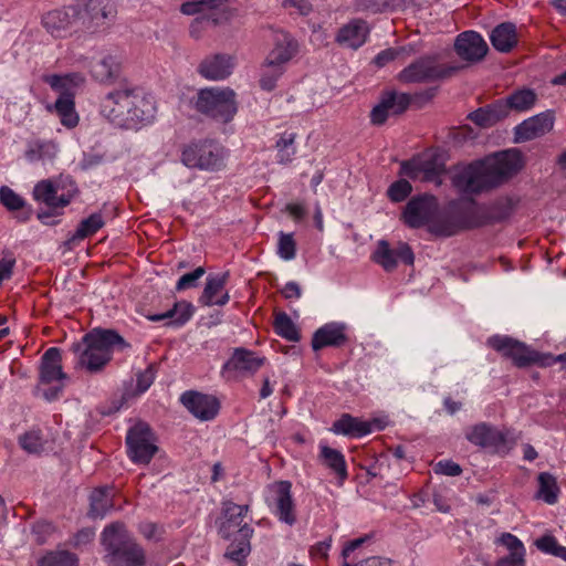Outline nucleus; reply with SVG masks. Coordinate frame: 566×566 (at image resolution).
<instances>
[{"instance_id": "obj_1", "label": "nucleus", "mask_w": 566, "mask_h": 566, "mask_svg": "<svg viewBox=\"0 0 566 566\" xmlns=\"http://www.w3.org/2000/svg\"><path fill=\"white\" fill-rule=\"evenodd\" d=\"M523 166L520 150H503L455 168L451 184L462 195H481L507 182Z\"/></svg>"}, {"instance_id": "obj_2", "label": "nucleus", "mask_w": 566, "mask_h": 566, "mask_svg": "<svg viewBox=\"0 0 566 566\" xmlns=\"http://www.w3.org/2000/svg\"><path fill=\"white\" fill-rule=\"evenodd\" d=\"M155 104L137 87L124 86L108 92L101 102V114L125 129H137L155 116Z\"/></svg>"}, {"instance_id": "obj_3", "label": "nucleus", "mask_w": 566, "mask_h": 566, "mask_svg": "<svg viewBox=\"0 0 566 566\" xmlns=\"http://www.w3.org/2000/svg\"><path fill=\"white\" fill-rule=\"evenodd\" d=\"M130 348L115 329L96 327L86 333L81 340L71 345L75 356V367L90 374L101 373L112 360L114 350Z\"/></svg>"}, {"instance_id": "obj_4", "label": "nucleus", "mask_w": 566, "mask_h": 566, "mask_svg": "<svg viewBox=\"0 0 566 566\" xmlns=\"http://www.w3.org/2000/svg\"><path fill=\"white\" fill-rule=\"evenodd\" d=\"M249 510V505L224 501L222 502L221 516L216 521L219 535L227 541H231L224 556L238 566L245 564V558L251 552L250 539L253 535V528L248 523H243Z\"/></svg>"}, {"instance_id": "obj_5", "label": "nucleus", "mask_w": 566, "mask_h": 566, "mask_svg": "<svg viewBox=\"0 0 566 566\" xmlns=\"http://www.w3.org/2000/svg\"><path fill=\"white\" fill-rule=\"evenodd\" d=\"M109 562L114 566H145L144 548L118 523L107 526L102 534Z\"/></svg>"}, {"instance_id": "obj_6", "label": "nucleus", "mask_w": 566, "mask_h": 566, "mask_svg": "<svg viewBox=\"0 0 566 566\" xmlns=\"http://www.w3.org/2000/svg\"><path fill=\"white\" fill-rule=\"evenodd\" d=\"M481 228L474 200L469 203L452 201L429 224V231L438 237H452L463 230Z\"/></svg>"}, {"instance_id": "obj_7", "label": "nucleus", "mask_w": 566, "mask_h": 566, "mask_svg": "<svg viewBox=\"0 0 566 566\" xmlns=\"http://www.w3.org/2000/svg\"><path fill=\"white\" fill-rule=\"evenodd\" d=\"M202 115L222 124L230 123L238 113L237 94L230 87L201 88L195 102Z\"/></svg>"}, {"instance_id": "obj_8", "label": "nucleus", "mask_w": 566, "mask_h": 566, "mask_svg": "<svg viewBox=\"0 0 566 566\" xmlns=\"http://www.w3.org/2000/svg\"><path fill=\"white\" fill-rule=\"evenodd\" d=\"M228 0H192L184 2L181 13L198 17L190 24V34L199 38L205 24L220 25L232 18V11L227 4Z\"/></svg>"}, {"instance_id": "obj_9", "label": "nucleus", "mask_w": 566, "mask_h": 566, "mask_svg": "<svg viewBox=\"0 0 566 566\" xmlns=\"http://www.w3.org/2000/svg\"><path fill=\"white\" fill-rule=\"evenodd\" d=\"M223 159V147L211 139L192 142L181 150V163L188 168L217 171L224 166Z\"/></svg>"}, {"instance_id": "obj_10", "label": "nucleus", "mask_w": 566, "mask_h": 566, "mask_svg": "<svg viewBox=\"0 0 566 566\" xmlns=\"http://www.w3.org/2000/svg\"><path fill=\"white\" fill-rule=\"evenodd\" d=\"M459 69L439 64L436 55H423L402 69L397 80L403 84L432 83L450 77Z\"/></svg>"}, {"instance_id": "obj_11", "label": "nucleus", "mask_w": 566, "mask_h": 566, "mask_svg": "<svg viewBox=\"0 0 566 566\" xmlns=\"http://www.w3.org/2000/svg\"><path fill=\"white\" fill-rule=\"evenodd\" d=\"M82 29L95 32L114 23L117 8L113 0H78L75 3Z\"/></svg>"}, {"instance_id": "obj_12", "label": "nucleus", "mask_w": 566, "mask_h": 566, "mask_svg": "<svg viewBox=\"0 0 566 566\" xmlns=\"http://www.w3.org/2000/svg\"><path fill=\"white\" fill-rule=\"evenodd\" d=\"M488 344L501 353L503 356L513 360L514 365L522 368L531 365H539L542 367L551 366L547 358L542 357L536 350H532L524 343L518 342L509 336H492L489 338Z\"/></svg>"}, {"instance_id": "obj_13", "label": "nucleus", "mask_w": 566, "mask_h": 566, "mask_svg": "<svg viewBox=\"0 0 566 566\" xmlns=\"http://www.w3.org/2000/svg\"><path fill=\"white\" fill-rule=\"evenodd\" d=\"M126 444L129 459L137 464H148L158 450L151 429L145 422H138L128 430Z\"/></svg>"}, {"instance_id": "obj_14", "label": "nucleus", "mask_w": 566, "mask_h": 566, "mask_svg": "<svg viewBox=\"0 0 566 566\" xmlns=\"http://www.w3.org/2000/svg\"><path fill=\"white\" fill-rule=\"evenodd\" d=\"M446 171V165L437 154L426 158H413L405 160L400 166V175L410 179H421L422 181L436 182L441 185V175Z\"/></svg>"}, {"instance_id": "obj_15", "label": "nucleus", "mask_w": 566, "mask_h": 566, "mask_svg": "<svg viewBox=\"0 0 566 566\" xmlns=\"http://www.w3.org/2000/svg\"><path fill=\"white\" fill-rule=\"evenodd\" d=\"M438 210V201L432 195H420L411 198L403 211L401 219L411 229H419L430 224Z\"/></svg>"}, {"instance_id": "obj_16", "label": "nucleus", "mask_w": 566, "mask_h": 566, "mask_svg": "<svg viewBox=\"0 0 566 566\" xmlns=\"http://www.w3.org/2000/svg\"><path fill=\"white\" fill-rule=\"evenodd\" d=\"M412 96L407 93L388 91L381 94L379 103L370 112V122L375 126L386 123L389 115H400L408 109Z\"/></svg>"}, {"instance_id": "obj_17", "label": "nucleus", "mask_w": 566, "mask_h": 566, "mask_svg": "<svg viewBox=\"0 0 566 566\" xmlns=\"http://www.w3.org/2000/svg\"><path fill=\"white\" fill-rule=\"evenodd\" d=\"M42 24L52 36L65 38L73 31H77L78 11L75 4L49 11L43 15Z\"/></svg>"}, {"instance_id": "obj_18", "label": "nucleus", "mask_w": 566, "mask_h": 566, "mask_svg": "<svg viewBox=\"0 0 566 566\" xmlns=\"http://www.w3.org/2000/svg\"><path fill=\"white\" fill-rule=\"evenodd\" d=\"M373 260L382 266L387 272L394 271L398 265V260L407 265H412L415 254L408 243L399 242L396 249H391L386 240H380L373 254Z\"/></svg>"}, {"instance_id": "obj_19", "label": "nucleus", "mask_w": 566, "mask_h": 566, "mask_svg": "<svg viewBox=\"0 0 566 566\" xmlns=\"http://www.w3.org/2000/svg\"><path fill=\"white\" fill-rule=\"evenodd\" d=\"M180 402L191 415L201 421L214 419L220 409V401L214 396L196 390L185 391L180 396Z\"/></svg>"}, {"instance_id": "obj_20", "label": "nucleus", "mask_w": 566, "mask_h": 566, "mask_svg": "<svg viewBox=\"0 0 566 566\" xmlns=\"http://www.w3.org/2000/svg\"><path fill=\"white\" fill-rule=\"evenodd\" d=\"M554 125V113L546 111L523 120L514 128L515 143H524L548 133Z\"/></svg>"}, {"instance_id": "obj_21", "label": "nucleus", "mask_w": 566, "mask_h": 566, "mask_svg": "<svg viewBox=\"0 0 566 566\" xmlns=\"http://www.w3.org/2000/svg\"><path fill=\"white\" fill-rule=\"evenodd\" d=\"M454 50L461 59L468 62H479L486 55L489 46L478 32L464 31L457 36Z\"/></svg>"}, {"instance_id": "obj_22", "label": "nucleus", "mask_w": 566, "mask_h": 566, "mask_svg": "<svg viewBox=\"0 0 566 566\" xmlns=\"http://www.w3.org/2000/svg\"><path fill=\"white\" fill-rule=\"evenodd\" d=\"M347 326L344 323L331 322L315 331L312 337L311 346L314 352L325 347H342L349 340Z\"/></svg>"}, {"instance_id": "obj_23", "label": "nucleus", "mask_w": 566, "mask_h": 566, "mask_svg": "<svg viewBox=\"0 0 566 566\" xmlns=\"http://www.w3.org/2000/svg\"><path fill=\"white\" fill-rule=\"evenodd\" d=\"M229 276V272L210 274L207 277L205 289L199 296L198 302L202 306L226 305L230 300L229 293L224 291Z\"/></svg>"}, {"instance_id": "obj_24", "label": "nucleus", "mask_w": 566, "mask_h": 566, "mask_svg": "<svg viewBox=\"0 0 566 566\" xmlns=\"http://www.w3.org/2000/svg\"><path fill=\"white\" fill-rule=\"evenodd\" d=\"M273 42L274 46L264 61L268 62V65L285 67L297 53L298 44L296 40L285 31L276 32Z\"/></svg>"}, {"instance_id": "obj_25", "label": "nucleus", "mask_w": 566, "mask_h": 566, "mask_svg": "<svg viewBox=\"0 0 566 566\" xmlns=\"http://www.w3.org/2000/svg\"><path fill=\"white\" fill-rule=\"evenodd\" d=\"M368 34V23L363 19H353L338 30L335 42L340 46L357 50L366 43Z\"/></svg>"}, {"instance_id": "obj_26", "label": "nucleus", "mask_w": 566, "mask_h": 566, "mask_svg": "<svg viewBox=\"0 0 566 566\" xmlns=\"http://www.w3.org/2000/svg\"><path fill=\"white\" fill-rule=\"evenodd\" d=\"M291 489L292 484L289 481H279L272 485V490L275 493V513L281 522L289 525H293L296 522Z\"/></svg>"}, {"instance_id": "obj_27", "label": "nucleus", "mask_w": 566, "mask_h": 566, "mask_svg": "<svg viewBox=\"0 0 566 566\" xmlns=\"http://www.w3.org/2000/svg\"><path fill=\"white\" fill-rule=\"evenodd\" d=\"M374 426L378 429H382L379 424V420L377 419L373 421H363L349 413H343L340 418L333 423L331 430L336 434L361 438L371 433Z\"/></svg>"}, {"instance_id": "obj_28", "label": "nucleus", "mask_w": 566, "mask_h": 566, "mask_svg": "<svg viewBox=\"0 0 566 566\" xmlns=\"http://www.w3.org/2000/svg\"><path fill=\"white\" fill-rule=\"evenodd\" d=\"M465 437L475 446L495 450H499L506 442V437L502 431L485 422L473 426Z\"/></svg>"}, {"instance_id": "obj_29", "label": "nucleus", "mask_w": 566, "mask_h": 566, "mask_svg": "<svg viewBox=\"0 0 566 566\" xmlns=\"http://www.w3.org/2000/svg\"><path fill=\"white\" fill-rule=\"evenodd\" d=\"M233 69V59L227 54H214L201 61L198 66V73L211 81L227 78Z\"/></svg>"}, {"instance_id": "obj_30", "label": "nucleus", "mask_w": 566, "mask_h": 566, "mask_svg": "<svg viewBox=\"0 0 566 566\" xmlns=\"http://www.w3.org/2000/svg\"><path fill=\"white\" fill-rule=\"evenodd\" d=\"M61 349L50 347L41 358L40 381L42 384H51L55 380H63L67 375L63 371Z\"/></svg>"}, {"instance_id": "obj_31", "label": "nucleus", "mask_w": 566, "mask_h": 566, "mask_svg": "<svg viewBox=\"0 0 566 566\" xmlns=\"http://www.w3.org/2000/svg\"><path fill=\"white\" fill-rule=\"evenodd\" d=\"M33 198L48 208L57 209L66 207L71 202L72 195L57 196V187L50 179H44L34 186Z\"/></svg>"}, {"instance_id": "obj_32", "label": "nucleus", "mask_w": 566, "mask_h": 566, "mask_svg": "<svg viewBox=\"0 0 566 566\" xmlns=\"http://www.w3.org/2000/svg\"><path fill=\"white\" fill-rule=\"evenodd\" d=\"M515 202L510 197H502L495 200L485 210L478 209L479 222L481 227L502 222L511 217L514 211Z\"/></svg>"}, {"instance_id": "obj_33", "label": "nucleus", "mask_w": 566, "mask_h": 566, "mask_svg": "<svg viewBox=\"0 0 566 566\" xmlns=\"http://www.w3.org/2000/svg\"><path fill=\"white\" fill-rule=\"evenodd\" d=\"M44 82L51 88L57 92L59 97H70L74 99L76 91L84 84L85 77L81 73H67L64 75H46Z\"/></svg>"}, {"instance_id": "obj_34", "label": "nucleus", "mask_w": 566, "mask_h": 566, "mask_svg": "<svg viewBox=\"0 0 566 566\" xmlns=\"http://www.w3.org/2000/svg\"><path fill=\"white\" fill-rule=\"evenodd\" d=\"M265 361L264 357H258L251 350L245 348H235L231 358L223 365V371L238 370L244 373H255Z\"/></svg>"}, {"instance_id": "obj_35", "label": "nucleus", "mask_w": 566, "mask_h": 566, "mask_svg": "<svg viewBox=\"0 0 566 566\" xmlns=\"http://www.w3.org/2000/svg\"><path fill=\"white\" fill-rule=\"evenodd\" d=\"M193 312L195 307L190 302L180 301L176 302L174 306L165 313L147 315V318L151 322L167 321L166 326L180 327L191 318Z\"/></svg>"}, {"instance_id": "obj_36", "label": "nucleus", "mask_w": 566, "mask_h": 566, "mask_svg": "<svg viewBox=\"0 0 566 566\" xmlns=\"http://www.w3.org/2000/svg\"><path fill=\"white\" fill-rule=\"evenodd\" d=\"M507 117L505 106L501 99L484 107H480L468 115V118L475 125L488 128Z\"/></svg>"}, {"instance_id": "obj_37", "label": "nucleus", "mask_w": 566, "mask_h": 566, "mask_svg": "<svg viewBox=\"0 0 566 566\" xmlns=\"http://www.w3.org/2000/svg\"><path fill=\"white\" fill-rule=\"evenodd\" d=\"M490 41L499 52L507 53L512 51L518 42L515 24L512 22L500 23L492 30Z\"/></svg>"}, {"instance_id": "obj_38", "label": "nucleus", "mask_w": 566, "mask_h": 566, "mask_svg": "<svg viewBox=\"0 0 566 566\" xmlns=\"http://www.w3.org/2000/svg\"><path fill=\"white\" fill-rule=\"evenodd\" d=\"M113 488L101 486L95 489L90 495L88 515L93 518L104 517L114 506Z\"/></svg>"}, {"instance_id": "obj_39", "label": "nucleus", "mask_w": 566, "mask_h": 566, "mask_svg": "<svg viewBox=\"0 0 566 566\" xmlns=\"http://www.w3.org/2000/svg\"><path fill=\"white\" fill-rule=\"evenodd\" d=\"M0 202L10 211H20L17 218L21 222H25L31 218L32 208L25 207L24 199L8 186L0 188Z\"/></svg>"}, {"instance_id": "obj_40", "label": "nucleus", "mask_w": 566, "mask_h": 566, "mask_svg": "<svg viewBox=\"0 0 566 566\" xmlns=\"http://www.w3.org/2000/svg\"><path fill=\"white\" fill-rule=\"evenodd\" d=\"M536 99L537 95L531 88H521L510 94L506 98H501L507 115L510 111L524 112L530 109Z\"/></svg>"}, {"instance_id": "obj_41", "label": "nucleus", "mask_w": 566, "mask_h": 566, "mask_svg": "<svg viewBox=\"0 0 566 566\" xmlns=\"http://www.w3.org/2000/svg\"><path fill=\"white\" fill-rule=\"evenodd\" d=\"M92 76L101 82L108 83L119 74V63L112 55H106L91 64Z\"/></svg>"}, {"instance_id": "obj_42", "label": "nucleus", "mask_w": 566, "mask_h": 566, "mask_svg": "<svg viewBox=\"0 0 566 566\" xmlns=\"http://www.w3.org/2000/svg\"><path fill=\"white\" fill-rule=\"evenodd\" d=\"M48 109L54 111L61 124L67 128H74L78 124L75 102L70 97H59L52 106H48Z\"/></svg>"}, {"instance_id": "obj_43", "label": "nucleus", "mask_w": 566, "mask_h": 566, "mask_svg": "<svg viewBox=\"0 0 566 566\" xmlns=\"http://www.w3.org/2000/svg\"><path fill=\"white\" fill-rule=\"evenodd\" d=\"M319 459L323 464L333 470L340 480L347 478L346 461L340 451L328 446H321Z\"/></svg>"}, {"instance_id": "obj_44", "label": "nucleus", "mask_w": 566, "mask_h": 566, "mask_svg": "<svg viewBox=\"0 0 566 566\" xmlns=\"http://www.w3.org/2000/svg\"><path fill=\"white\" fill-rule=\"evenodd\" d=\"M538 491L536 496L547 504H555L560 492L556 478L548 472H541L537 476Z\"/></svg>"}, {"instance_id": "obj_45", "label": "nucleus", "mask_w": 566, "mask_h": 566, "mask_svg": "<svg viewBox=\"0 0 566 566\" xmlns=\"http://www.w3.org/2000/svg\"><path fill=\"white\" fill-rule=\"evenodd\" d=\"M104 224L105 221L101 212L92 213L78 223L74 234L69 239V243H74L95 234Z\"/></svg>"}, {"instance_id": "obj_46", "label": "nucleus", "mask_w": 566, "mask_h": 566, "mask_svg": "<svg viewBox=\"0 0 566 566\" xmlns=\"http://www.w3.org/2000/svg\"><path fill=\"white\" fill-rule=\"evenodd\" d=\"M273 328L279 336L289 342H298L301 339L298 327L285 312H279L275 314Z\"/></svg>"}, {"instance_id": "obj_47", "label": "nucleus", "mask_w": 566, "mask_h": 566, "mask_svg": "<svg viewBox=\"0 0 566 566\" xmlns=\"http://www.w3.org/2000/svg\"><path fill=\"white\" fill-rule=\"evenodd\" d=\"M19 446L29 454L40 455L44 451L46 440L40 429H31L18 439Z\"/></svg>"}, {"instance_id": "obj_48", "label": "nucleus", "mask_w": 566, "mask_h": 566, "mask_svg": "<svg viewBox=\"0 0 566 566\" xmlns=\"http://www.w3.org/2000/svg\"><path fill=\"white\" fill-rule=\"evenodd\" d=\"M38 566H78V557L65 549L50 551L39 559Z\"/></svg>"}, {"instance_id": "obj_49", "label": "nucleus", "mask_w": 566, "mask_h": 566, "mask_svg": "<svg viewBox=\"0 0 566 566\" xmlns=\"http://www.w3.org/2000/svg\"><path fill=\"white\" fill-rule=\"evenodd\" d=\"M56 145L52 142H35L25 150V158L30 161L53 159L56 155Z\"/></svg>"}, {"instance_id": "obj_50", "label": "nucleus", "mask_w": 566, "mask_h": 566, "mask_svg": "<svg viewBox=\"0 0 566 566\" xmlns=\"http://www.w3.org/2000/svg\"><path fill=\"white\" fill-rule=\"evenodd\" d=\"M295 138V133H284L277 139L275 147L277 149V161L280 164L286 165L292 161L296 154V148L294 146Z\"/></svg>"}, {"instance_id": "obj_51", "label": "nucleus", "mask_w": 566, "mask_h": 566, "mask_svg": "<svg viewBox=\"0 0 566 566\" xmlns=\"http://www.w3.org/2000/svg\"><path fill=\"white\" fill-rule=\"evenodd\" d=\"M284 72L285 67L268 65V62L264 61L261 67L260 87L266 92L273 91Z\"/></svg>"}, {"instance_id": "obj_52", "label": "nucleus", "mask_w": 566, "mask_h": 566, "mask_svg": "<svg viewBox=\"0 0 566 566\" xmlns=\"http://www.w3.org/2000/svg\"><path fill=\"white\" fill-rule=\"evenodd\" d=\"M415 52L416 51H415L412 45H405V46H398V48H388L386 50H382L381 52H379L375 56L374 63L378 67H382V66L387 65L389 62L398 59L402 54L411 55Z\"/></svg>"}, {"instance_id": "obj_53", "label": "nucleus", "mask_w": 566, "mask_h": 566, "mask_svg": "<svg viewBox=\"0 0 566 566\" xmlns=\"http://www.w3.org/2000/svg\"><path fill=\"white\" fill-rule=\"evenodd\" d=\"M412 191V186L406 179H399L392 182L388 190L387 195L389 199L394 202L403 201Z\"/></svg>"}, {"instance_id": "obj_54", "label": "nucleus", "mask_w": 566, "mask_h": 566, "mask_svg": "<svg viewBox=\"0 0 566 566\" xmlns=\"http://www.w3.org/2000/svg\"><path fill=\"white\" fill-rule=\"evenodd\" d=\"M535 546L543 553L562 558L563 552L566 547L559 545L556 538L552 535H544L535 541Z\"/></svg>"}, {"instance_id": "obj_55", "label": "nucleus", "mask_w": 566, "mask_h": 566, "mask_svg": "<svg viewBox=\"0 0 566 566\" xmlns=\"http://www.w3.org/2000/svg\"><path fill=\"white\" fill-rule=\"evenodd\" d=\"M495 543L505 546L510 551L509 555L522 557H525L526 555L524 544L511 533H503L499 538H496Z\"/></svg>"}, {"instance_id": "obj_56", "label": "nucleus", "mask_w": 566, "mask_h": 566, "mask_svg": "<svg viewBox=\"0 0 566 566\" xmlns=\"http://www.w3.org/2000/svg\"><path fill=\"white\" fill-rule=\"evenodd\" d=\"M277 253L284 260H292L296 253V244L292 233L280 232Z\"/></svg>"}, {"instance_id": "obj_57", "label": "nucleus", "mask_w": 566, "mask_h": 566, "mask_svg": "<svg viewBox=\"0 0 566 566\" xmlns=\"http://www.w3.org/2000/svg\"><path fill=\"white\" fill-rule=\"evenodd\" d=\"M206 273V269L203 266H198L190 273H186L177 281L176 291L180 292L187 289L196 287L198 285V280L201 279Z\"/></svg>"}, {"instance_id": "obj_58", "label": "nucleus", "mask_w": 566, "mask_h": 566, "mask_svg": "<svg viewBox=\"0 0 566 566\" xmlns=\"http://www.w3.org/2000/svg\"><path fill=\"white\" fill-rule=\"evenodd\" d=\"M54 527L50 522H36L32 526V534L38 544H44Z\"/></svg>"}, {"instance_id": "obj_59", "label": "nucleus", "mask_w": 566, "mask_h": 566, "mask_svg": "<svg viewBox=\"0 0 566 566\" xmlns=\"http://www.w3.org/2000/svg\"><path fill=\"white\" fill-rule=\"evenodd\" d=\"M434 472L448 476H458L462 473V468L451 460H444L436 464Z\"/></svg>"}, {"instance_id": "obj_60", "label": "nucleus", "mask_w": 566, "mask_h": 566, "mask_svg": "<svg viewBox=\"0 0 566 566\" xmlns=\"http://www.w3.org/2000/svg\"><path fill=\"white\" fill-rule=\"evenodd\" d=\"M155 369L154 366H148L144 371L137 375V391L139 394L145 392L154 382Z\"/></svg>"}, {"instance_id": "obj_61", "label": "nucleus", "mask_w": 566, "mask_h": 566, "mask_svg": "<svg viewBox=\"0 0 566 566\" xmlns=\"http://www.w3.org/2000/svg\"><path fill=\"white\" fill-rule=\"evenodd\" d=\"M284 9L295 8L300 15H308L313 11V6L308 0H283Z\"/></svg>"}, {"instance_id": "obj_62", "label": "nucleus", "mask_w": 566, "mask_h": 566, "mask_svg": "<svg viewBox=\"0 0 566 566\" xmlns=\"http://www.w3.org/2000/svg\"><path fill=\"white\" fill-rule=\"evenodd\" d=\"M342 566H391V559L380 556H371L360 560L355 565H352L345 560Z\"/></svg>"}, {"instance_id": "obj_63", "label": "nucleus", "mask_w": 566, "mask_h": 566, "mask_svg": "<svg viewBox=\"0 0 566 566\" xmlns=\"http://www.w3.org/2000/svg\"><path fill=\"white\" fill-rule=\"evenodd\" d=\"M281 293L286 300L300 298L302 295V290L296 282H287L281 290Z\"/></svg>"}, {"instance_id": "obj_64", "label": "nucleus", "mask_w": 566, "mask_h": 566, "mask_svg": "<svg viewBox=\"0 0 566 566\" xmlns=\"http://www.w3.org/2000/svg\"><path fill=\"white\" fill-rule=\"evenodd\" d=\"M525 557L506 555L496 562V566H524Z\"/></svg>"}]
</instances>
